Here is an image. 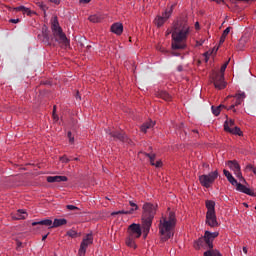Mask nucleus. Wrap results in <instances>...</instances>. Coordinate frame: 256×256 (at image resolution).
Masks as SVG:
<instances>
[{"mask_svg": "<svg viewBox=\"0 0 256 256\" xmlns=\"http://www.w3.org/2000/svg\"><path fill=\"white\" fill-rule=\"evenodd\" d=\"M203 43H205V40H200L196 42V47H201V45H203Z\"/></svg>", "mask_w": 256, "mask_h": 256, "instance_id": "43", "label": "nucleus"}, {"mask_svg": "<svg viewBox=\"0 0 256 256\" xmlns=\"http://www.w3.org/2000/svg\"><path fill=\"white\" fill-rule=\"evenodd\" d=\"M89 21H91V23H99V21H101V18H99L97 15H92L89 17Z\"/></svg>", "mask_w": 256, "mask_h": 256, "instance_id": "33", "label": "nucleus"}, {"mask_svg": "<svg viewBox=\"0 0 256 256\" xmlns=\"http://www.w3.org/2000/svg\"><path fill=\"white\" fill-rule=\"evenodd\" d=\"M50 3H54V5H59L61 3V0H48Z\"/></svg>", "mask_w": 256, "mask_h": 256, "instance_id": "44", "label": "nucleus"}, {"mask_svg": "<svg viewBox=\"0 0 256 256\" xmlns=\"http://www.w3.org/2000/svg\"><path fill=\"white\" fill-rule=\"evenodd\" d=\"M80 3H91V0H80Z\"/></svg>", "mask_w": 256, "mask_h": 256, "instance_id": "50", "label": "nucleus"}, {"mask_svg": "<svg viewBox=\"0 0 256 256\" xmlns=\"http://www.w3.org/2000/svg\"><path fill=\"white\" fill-rule=\"evenodd\" d=\"M38 7H40V9H42V11H47V6L43 4V2H38L37 3Z\"/></svg>", "mask_w": 256, "mask_h": 256, "instance_id": "38", "label": "nucleus"}, {"mask_svg": "<svg viewBox=\"0 0 256 256\" xmlns=\"http://www.w3.org/2000/svg\"><path fill=\"white\" fill-rule=\"evenodd\" d=\"M245 207H249L246 203H244Z\"/></svg>", "mask_w": 256, "mask_h": 256, "instance_id": "57", "label": "nucleus"}, {"mask_svg": "<svg viewBox=\"0 0 256 256\" xmlns=\"http://www.w3.org/2000/svg\"><path fill=\"white\" fill-rule=\"evenodd\" d=\"M22 246H23V243H21V242L18 241V242H17V249L19 250V248L22 247Z\"/></svg>", "mask_w": 256, "mask_h": 256, "instance_id": "49", "label": "nucleus"}, {"mask_svg": "<svg viewBox=\"0 0 256 256\" xmlns=\"http://www.w3.org/2000/svg\"><path fill=\"white\" fill-rule=\"evenodd\" d=\"M195 29H199V22L195 23Z\"/></svg>", "mask_w": 256, "mask_h": 256, "instance_id": "55", "label": "nucleus"}, {"mask_svg": "<svg viewBox=\"0 0 256 256\" xmlns=\"http://www.w3.org/2000/svg\"><path fill=\"white\" fill-rule=\"evenodd\" d=\"M69 143H75V137H73V136L70 137V138H69Z\"/></svg>", "mask_w": 256, "mask_h": 256, "instance_id": "48", "label": "nucleus"}, {"mask_svg": "<svg viewBox=\"0 0 256 256\" xmlns=\"http://www.w3.org/2000/svg\"><path fill=\"white\" fill-rule=\"evenodd\" d=\"M200 170H202V173H209V164L203 162L200 167Z\"/></svg>", "mask_w": 256, "mask_h": 256, "instance_id": "31", "label": "nucleus"}, {"mask_svg": "<svg viewBox=\"0 0 256 256\" xmlns=\"http://www.w3.org/2000/svg\"><path fill=\"white\" fill-rule=\"evenodd\" d=\"M219 237V232L205 231L204 236L200 237L194 244L195 249H207L204 252V256H223L217 249H213V241Z\"/></svg>", "mask_w": 256, "mask_h": 256, "instance_id": "2", "label": "nucleus"}, {"mask_svg": "<svg viewBox=\"0 0 256 256\" xmlns=\"http://www.w3.org/2000/svg\"><path fill=\"white\" fill-rule=\"evenodd\" d=\"M66 209H68V211H79V207L74 205H67Z\"/></svg>", "mask_w": 256, "mask_h": 256, "instance_id": "36", "label": "nucleus"}, {"mask_svg": "<svg viewBox=\"0 0 256 256\" xmlns=\"http://www.w3.org/2000/svg\"><path fill=\"white\" fill-rule=\"evenodd\" d=\"M48 235H49V234L44 235V236L42 237V241H45V239H47Z\"/></svg>", "mask_w": 256, "mask_h": 256, "instance_id": "54", "label": "nucleus"}, {"mask_svg": "<svg viewBox=\"0 0 256 256\" xmlns=\"http://www.w3.org/2000/svg\"><path fill=\"white\" fill-rule=\"evenodd\" d=\"M37 225H44L45 227H53V221L51 219H45L42 221H38V222H33L32 226L35 227Z\"/></svg>", "mask_w": 256, "mask_h": 256, "instance_id": "18", "label": "nucleus"}, {"mask_svg": "<svg viewBox=\"0 0 256 256\" xmlns=\"http://www.w3.org/2000/svg\"><path fill=\"white\" fill-rule=\"evenodd\" d=\"M112 33H115V35H121L123 33V24L121 23H114L111 26Z\"/></svg>", "mask_w": 256, "mask_h": 256, "instance_id": "16", "label": "nucleus"}, {"mask_svg": "<svg viewBox=\"0 0 256 256\" xmlns=\"http://www.w3.org/2000/svg\"><path fill=\"white\" fill-rule=\"evenodd\" d=\"M68 237H71L72 239H76L79 235L77 234V231L71 229L67 231Z\"/></svg>", "mask_w": 256, "mask_h": 256, "instance_id": "30", "label": "nucleus"}, {"mask_svg": "<svg viewBox=\"0 0 256 256\" xmlns=\"http://www.w3.org/2000/svg\"><path fill=\"white\" fill-rule=\"evenodd\" d=\"M187 35H189V24L187 21L185 19L177 21L172 31V55L179 57V53L175 51H181L187 47V44H185Z\"/></svg>", "mask_w": 256, "mask_h": 256, "instance_id": "1", "label": "nucleus"}, {"mask_svg": "<svg viewBox=\"0 0 256 256\" xmlns=\"http://www.w3.org/2000/svg\"><path fill=\"white\" fill-rule=\"evenodd\" d=\"M127 233L129 236L134 237L135 239H139V237L143 235V230H141L140 224L133 223L128 227Z\"/></svg>", "mask_w": 256, "mask_h": 256, "instance_id": "11", "label": "nucleus"}, {"mask_svg": "<svg viewBox=\"0 0 256 256\" xmlns=\"http://www.w3.org/2000/svg\"><path fill=\"white\" fill-rule=\"evenodd\" d=\"M255 210H256V206H255Z\"/></svg>", "mask_w": 256, "mask_h": 256, "instance_id": "59", "label": "nucleus"}, {"mask_svg": "<svg viewBox=\"0 0 256 256\" xmlns=\"http://www.w3.org/2000/svg\"><path fill=\"white\" fill-rule=\"evenodd\" d=\"M156 213L157 204L146 202L143 205L142 229L144 238L147 237V235H149V231H151V225H153V219H155Z\"/></svg>", "mask_w": 256, "mask_h": 256, "instance_id": "4", "label": "nucleus"}, {"mask_svg": "<svg viewBox=\"0 0 256 256\" xmlns=\"http://www.w3.org/2000/svg\"><path fill=\"white\" fill-rule=\"evenodd\" d=\"M106 133L110 135L114 141H122V143H127V141H129V138H127V135L123 132L107 130Z\"/></svg>", "mask_w": 256, "mask_h": 256, "instance_id": "13", "label": "nucleus"}, {"mask_svg": "<svg viewBox=\"0 0 256 256\" xmlns=\"http://www.w3.org/2000/svg\"><path fill=\"white\" fill-rule=\"evenodd\" d=\"M219 177V172L215 170L214 172H210L209 174H202L199 176V182L202 185V187H205L206 189H209L213 183H215V180Z\"/></svg>", "mask_w": 256, "mask_h": 256, "instance_id": "8", "label": "nucleus"}, {"mask_svg": "<svg viewBox=\"0 0 256 256\" xmlns=\"http://www.w3.org/2000/svg\"><path fill=\"white\" fill-rule=\"evenodd\" d=\"M14 11H22V13H25L26 15H31L30 9L25 6H18L14 8Z\"/></svg>", "mask_w": 256, "mask_h": 256, "instance_id": "28", "label": "nucleus"}, {"mask_svg": "<svg viewBox=\"0 0 256 256\" xmlns=\"http://www.w3.org/2000/svg\"><path fill=\"white\" fill-rule=\"evenodd\" d=\"M15 221H19L21 219H27V212L25 210H17V212L12 217Z\"/></svg>", "mask_w": 256, "mask_h": 256, "instance_id": "17", "label": "nucleus"}, {"mask_svg": "<svg viewBox=\"0 0 256 256\" xmlns=\"http://www.w3.org/2000/svg\"><path fill=\"white\" fill-rule=\"evenodd\" d=\"M56 109H57V106H54V108H53V119H54V121H59V116H57V114H55Z\"/></svg>", "mask_w": 256, "mask_h": 256, "instance_id": "39", "label": "nucleus"}, {"mask_svg": "<svg viewBox=\"0 0 256 256\" xmlns=\"http://www.w3.org/2000/svg\"><path fill=\"white\" fill-rule=\"evenodd\" d=\"M227 133H231L232 135H239V137H241V135H243V132L241 131V128L235 126L234 128H232L230 131H228Z\"/></svg>", "mask_w": 256, "mask_h": 256, "instance_id": "29", "label": "nucleus"}, {"mask_svg": "<svg viewBox=\"0 0 256 256\" xmlns=\"http://www.w3.org/2000/svg\"><path fill=\"white\" fill-rule=\"evenodd\" d=\"M163 165V163L161 162V160H158L156 163L154 162V167H161Z\"/></svg>", "mask_w": 256, "mask_h": 256, "instance_id": "42", "label": "nucleus"}, {"mask_svg": "<svg viewBox=\"0 0 256 256\" xmlns=\"http://www.w3.org/2000/svg\"><path fill=\"white\" fill-rule=\"evenodd\" d=\"M235 127V120L230 119V120H226L224 123V130L225 131H230Z\"/></svg>", "mask_w": 256, "mask_h": 256, "instance_id": "23", "label": "nucleus"}, {"mask_svg": "<svg viewBox=\"0 0 256 256\" xmlns=\"http://www.w3.org/2000/svg\"><path fill=\"white\" fill-rule=\"evenodd\" d=\"M221 109H225V105H219V106H217V107H215V106H212V107H211L212 113H213V115H215L216 117H218V115L221 114Z\"/></svg>", "mask_w": 256, "mask_h": 256, "instance_id": "26", "label": "nucleus"}, {"mask_svg": "<svg viewBox=\"0 0 256 256\" xmlns=\"http://www.w3.org/2000/svg\"><path fill=\"white\" fill-rule=\"evenodd\" d=\"M226 165L229 167V169H231V171L234 172V175H236L238 179H243V174L241 173V165H239L237 160H229L226 162Z\"/></svg>", "mask_w": 256, "mask_h": 256, "instance_id": "10", "label": "nucleus"}, {"mask_svg": "<svg viewBox=\"0 0 256 256\" xmlns=\"http://www.w3.org/2000/svg\"><path fill=\"white\" fill-rule=\"evenodd\" d=\"M177 71H179V72L183 71V66H178Z\"/></svg>", "mask_w": 256, "mask_h": 256, "instance_id": "52", "label": "nucleus"}, {"mask_svg": "<svg viewBox=\"0 0 256 256\" xmlns=\"http://www.w3.org/2000/svg\"><path fill=\"white\" fill-rule=\"evenodd\" d=\"M242 251H243V253H245V255H247V247L244 246V247L242 248Z\"/></svg>", "mask_w": 256, "mask_h": 256, "instance_id": "51", "label": "nucleus"}, {"mask_svg": "<svg viewBox=\"0 0 256 256\" xmlns=\"http://www.w3.org/2000/svg\"><path fill=\"white\" fill-rule=\"evenodd\" d=\"M60 160L62 161V163H69V158H67V156H63L60 158Z\"/></svg>", "mask_w": 256, "mask_h": 256, "instance_id": "40", "label": "nucleus"}, {"mask_svg": "<svg viewBox=\"0 0 256 256\" xmlns=\"http://www.w3.org/2000/svg\"><path fill=\"white\" fill-rule=\"evenodd\" d=\"M235 107H237V105H235V104H232L229 108H228V110H233L234 111V113H235Z\"/></svg>", "mask_w": 256, "mask_h": 256, "instance_id": "46", "label": "nucleus"}, {"mask_svg": "<svg viewBox=\"0 0 256 256\" xmlns=\"http://www.w3.org/2000/svg\"><path fill=\"white\" fill-rule=\"evenodd\" d=\"M177 224V218L175 212H169L167 216H162L159 223V231L162 241H168L173 237V229Z\"/></svg>", "mask_w": 256, "mask_h": 256, "instance_id": "3", "label": "nucleus"}, {"mask_svg": "<svg viewBox=\"0 0 256 256\" xmlns=\"http://www.w3.org/2000/svg\"><path fill=\"white\" fill-rule=\"evenodd\" d=\"M51 29L53 32V39L56 41V43H59L64 47H69V39H67V35L63 33V29L61 26H59V21H57L56 17L52 20Z\"/></svg>", "mask_w": 256, "mask_h": 256, "instance_id": "5", "label": "nucleus"}, {"mask_svg": "<svg viewBox=\"0 0 256 256\" xmlns=\"http://www.w3.org/2000/svg\"><path fill=\"white\" fill-rule=\"evenodd\" d=\"M157 97L163 99L164 101H171V95L167 91H160L157 93Z\"/></svg>", "mask_w": 256, "mask_h": 256, "instance_id": "24", "label": "nucleus"}, {"mask_svg": "<svg viewBox=\"0 0 256 256\" xmlns=\"http://www.w3.org/2000/svg\"><path fill=\"white\" fill-rule=\"evenodd\" d=\"M235 97H236V102L234 103V105H236V107H238V105H241V103H243V101L245 99V92L236 94Z\"/></svg>", "mask_w": 256, "mask_h": 256, "instance_id": "25", "label": "nucleus"}, {"mask_svg": "<svg viewBox=\"0 0 256 256\" xmlns=\"http://www.w3.org/2000/svg\"><path fill=\"white\" fill-rule=\"evenodd\" d=\"M90 245H93V234L92 233L86 234L85 237L83 238V240L80 244V248L78 250V255L85 256V254L87 253V247H89Z\"/></svg>", "mask_w": 256, "mask_h": 256, "instance_id": "9", "label": "nucleus"}, {"mask_svg": "<svg viewBox=\"0 0 256 256\" xmlns=\"http://www.w3.org/2000/svg\"><path fill=\"white\" fill-rule=\"evenodd\" d=\"M206 225L209 227H219V222H217V215L215 212L206 213Z\"/></svg>", "mask_w": 256, "mask_h": 256, "instance_id": "14", "label": "nucleus"}, {"mask_svg": "<svg viewBox=\"0 0 256 256\" xmlns=\"http://www.w3.org/2000/svg\"><path fill=\"white\" fill-rule=\"evenodd\" d=\"M223 173L227 178V180L229 181V183H231V185L236 187V191H240V193H245V195H250V197H256L255 192H253V190H251L247 186L237 182V179L233 177V175L231 174V172H229V170H223Z\"/></svg>", "mask_w": 256, "mask_h": 256, "instance_id": "7", "label": "nucleus"}, {"mask_svg": "<svg viewBox=\"0 0 256 256\" xmlns=\"http://www.w3.org/2000/svg\"><path fill=\"white\" fill-rule=\"evenodd\" d=\"M220 1H223V0H220Z\"/></svg>", "mask_w": 256, "mask_h": 256, "instance_id": "60", "label": "nucleus"}, {"mask_svg": "<svg viewBox=\"0 0 256 256\" xmlns=\"http://www.w3.org/2000/svg\"><path fill=\"white\" fill-rule=\"evenodd\" d=\"M62 225H67V219L61 218V219H54V222L51 226V229H55L57 227H62Z\"/></svg>", "mask_w": 256, "mask_h": 256, "instance_id": "19", "label": "nucleus"}, {"mask_svg": "<svg viewBox=\"0 0 256 256\" xmlns=\"http://www.w3.org/2000/svg\"><path fill=\"white\" fill-rule=\"evenodd\" d=\"M229 33H231V27H227L223 33H222V37H224L225 39H227V35H229Z\"/></svg>", "mask_w": 256, "mask_h": 256, "instance_id": "35", "label": "nucleus"}, {"mask_svg": "<svg viewBox=\"0 0 256 256\" xmlns=\"http://www.w3.org/2000/svg\"><path fill=\"white\" fill-rule=\"evenodd\" d=\"M227 65H229V60L221 66L220 72H214L211 76V82L216 89H225V87H227L224 74L227 69Z\"/></svg>", "mask_w": 256, "mask_h": 256, "instance_id": "6", "label": "nucleus"}, {"mask_svg": "<svg viewBox=\"0 0 256 256\" xmlns=\"http://www.w3.org/2000/svg\"><path fill=\"white\" fill-rule=\"evenodd\" d=\"M48 183H61L68 181L67 176H48L47 177Z\"/></svg>", "mask_w": 256, "mask_h": 256, "instance_id": "15", "label": "nucleus"}, {"mask_svg": "<svg viewBox=\"0 0 256 256\" xmlns=\"http://www.w3.org/2000/svg\"><path fill=\"white\" fill-rule=\"evenodd\" d=\"M130 209H134V211H137L139 209V206H137L133 201H129Z\"/></svg>", "mask_w": 256, "mask_h": 256, "instance_id": "37", "label": "nucleus"}, {"mask_svg": "<svg viewBox=\"0 0 256 256\" xmlns=\"http://www.w3.org/2000/svg\"><path fill=\"white\" fill-rule=\"evenodd\" d=\"M135 237L127 236L126 238V245L127 247H131L132 249H137V244H135Z\"/></svg>", "mask_w": 256, "mask_h": 256, "instance_id": "22", "label": "nucleus"}, {"mask_svg": "<svg viewBox=\"0 0 256 256\" xmlns=\"http://www.w3.org/2000/svg\"><path fill=\"white\" fill-rule=\"evenodd\" d=\"M76 98L81 99V96H79V92H77Z\"/></svg>", "mask_w": 256, "mask_h": 256, "instance_id": "56", "label": "nucleus"}, {"mask_svg": "<svg viewBox=\"0 0 256 256\" xmlns=\"http://www.w3.org/2000/svg\"><path fill=\"white\" fill-rule=\"evenodd\" d=\"M173 13V6H171V8L169 10H166L162 16H157L154 20V23L157 27H163V25L165 24V21H167V19H169V17H171Z\"/></svg>", "mask_w": 256, "mask_h": 256, "instance_id": "12", "label": "nucleus"}, {"mask_svg": "<svg viewBox=\"0 0 256 256\" xmlns=\"http://www.w3.org/2000/svg\"><path fill=\"white\" fill-rule=\"evenodd\" d=\"M10 23H19L21 20L19 18L17 19H10Z\"/></svg>", "mask_w": 256, "mask_h": 256, "instance_id": "45", "label": "nucleus"}, {"mask_svg": "<svg viewBox=\"0 0 256 256\" xmlns=\"http://www.w3.org/2000/svg\"><path fill=\"white\" fill-rule=\"evenodd\" d=\"M42 34H43V37H44V43H47L48 45H50V43H49V34L47 33V31H43L42 32Z\"/></svg>", "mask_w": 256, "mask_h": 256, "instance_id": "34", "label": "nucleus"}, {"mask_svg": "<svg viewBox=\"0 0 256 256\" xmlns=\"http://www.w3.org/2000/svg\"><path fill=\"white\" fill-rule=\"evenodd\" d=\"M67 137H68V139H70V137H73V134L71 132H68Z\"/></svg>", "mask_w": 256, "mask_h": 256, "instance_id": "53", "label": "nucleus"}, {"mask_svg": "<svg viewBox=\"0 0 256 256\" xmlns=\"http://www.w3.org/2000/svg\"><path fill=\"white\" fill-rule=\"evenodd\" d=\"M225 39H226V38H224V36H221V37H220V41H219L220 45H222V43H225Z\"/></svg>", "mask_w": 256, "mask_h": 256, "instance_id": "47", "label": "nucleus"}, {"mask_svg": "<svg viewBox=\"0 0 256 256\" xmlns=\"http://www.w3.org/2000/svg\"><path fill=\"white\" fill-rule=\"evenodd\" d=\"M154 125L155 123H153V121L145 122L140 129L142 133H147V129H151Z\"/></svg>", "mask_w": 256, "mask_h": 256, "instance_id": "27", "label": "nucleus"}, {"mask_svg": "<svg viewBox=\"0 0 256 256\" xmlns=\"http://www.w3.org/2000/svg\"><path fill=\"white\" fill-rule=\"evenodd\" d=\"M206 213H215V201L206 200Z\"/></svg>", "mask_w": 256, "mask_h": 256, "instance_id": "21", "label": "nucleus"}, {"mask_svg": "<svg viewBox=\"0 0 256 256\" xmlns=\"http://www.w3.org/2000/svg\"><path fill=\"white\" fill-rule=\"evenodd\" d=\"M254 167H255L254 165L248 164V165L246 166V171H253Z\"/></svg>", "mask_w": 256, "mask_h": 256, "instance_id": "41", "label": "nucleus"}, {"mask_svg": "<svg viewBox=\"0 0 256 256\" xmlns=\"http://www.w3.org/2000/svg\"><path fill=\"white\" fill-rule=\"evenodd\" d=\"M194 131V133H197V130H193Z\"/></svg>", "mask_w": 256, "mask_h": 256, "instance_id": "58", "label": "nucleus"}, {"mask_svg": "<svg viewBox=\"0 0 256 256\" xmlns=\"http://www.w3.org/2000/svg\"><path fill=\"white\" fill-rule=\"evenodd\" d=\"M135 213V209H129V210H120L116 212H112L111 215L112 217H115V215H133Z\"/></svg>", "mask_w": 256, "mask_h": 256, "instance_id": "20", "label": "nucleus"}, {"mask_svg": "<svg viewBox=\"0 0 256 256\" xmlns=\"http://www.w3.org/2000/svg\"><path fill=\"white\" fill-rule=\"evenodd\" d=\"M145 156L148 157L150 159V164L153 166L155 165V154H149V153H145Z\"/></svg>", "mask_w": 256, "mask_h": 256, "instance_id": "32", "label": "nucleus"}]
</instances>
